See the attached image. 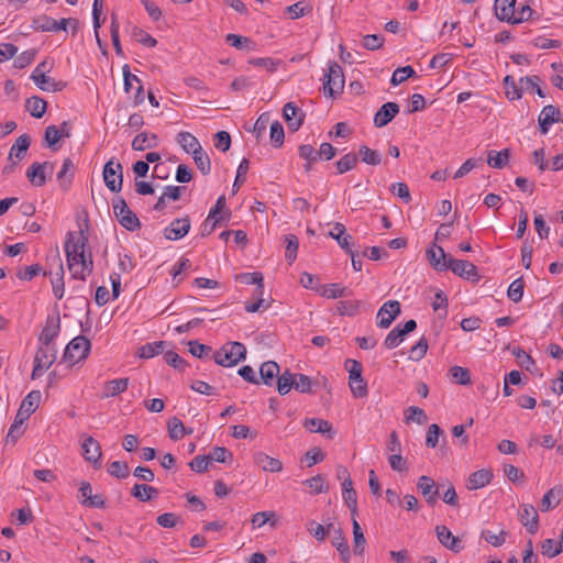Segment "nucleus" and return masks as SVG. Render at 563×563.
Returning <instances> with one entry per match:
<instances>
[{"label": "nucleus", "mask_w": 563, "mask_h": 563, "mask_svg": "<svg viewBox=\"0 0 563 563\" xmlns=\"http://www.w3.org/2000/svg\"><path fill=\"white\" fill-rule=\"evenodd\" d=\"M345 231L344 224L336 222L333 229L329 232V236L334 239L347 254H352V236L346 234Z\"/></svg>", "instance_id": "nucleus-28"}, {"label": "nucleus", "mask_w": 563, "mask_h": 563, "mask_svg": "<svg viewBox=\"0 0 563 563\" xmlns=\"http://www.w3.org/2000/svg\"><path fill=\"white\" fill-rule=\"evenodd\" d=\"M509 157V148H505L500 152L489 151L487 153V164L493 168L501 169L508 164Z\"/></svg>", "instance_id": "nucleus-41"}, {"label": "nucleus", "mask_w": 563, "mask_h": 563, "mask_svg": "<svg viewBox=\"0 0 563 563\" xmlns=\"http://www.w3.org/2000/svg\"><path fill=\"white\" fill-rule=\"evenodd\" d=\"M307 530L318 540L323 541L327 538L328 532L330 531L332 525H328L327 528H324L321 523H318L314 520H310L306 525Z\"/></svg>", "instance_id": "nucleus-60"}, {"label": "nucleus", "mask_w": 563, "mask_h": 563, "mask_svg": "<svg viewBox=\"0 0 563 563\" xmlns=\"http://www.w3.org/2000/svg\"><path fill=\"white\" fill-rule=\"evenodd\" d=\"M103 180L112 192H119L123 185V166L120 162L108 161L103 167Z\"/></svg>", "instance_id": "nucleus-9"}, {"label": "nucleus", "mask_w": 563, "mask_h": 563, "mask_svg": "<svg viewBox=\"0 0 563 563\" xmlns=\"http://www.w3.org/2000/svg\"><path fill=\"white\" fill-rule=\"evenodd\" d=\"M269 137L272 145L275 148H279L283 146L285 141V132L280 122L275 121L271 124Z\"/></svg>", "instance_id": "nucleus-53"}, {"label": "nucleus", "mask_w": 563, "mask_h": 563, "mask_svg": "<svg viewBox=\"0 0 563 563\" xmlns=\"http://www.w3.org/2000/svg\"><path fill=\"white\" fill-rule=\"evenodd\" d=\"M285 11L289 14L290 19L296 20L306 14H309L312 11V7L305 3L303 1H298L291 5H288Z\"/></svg>", "instance_id": "nucleus-52"}, {"label": "nucleus", "mask_w": 563, "mask_h": 563, "mask_svg": "<svg viewBox=\"0 0 563 563\" xmlns=\"http://www.w3.org/2000/svg\"><path fill=\"white\" fill-rule=\"evenodd\" d=\"M352 525H353V537H354V553L356 555L362 556L365 551L366 540H365L364 533H363L362 528H361L358 521L356 520V518L352 519Z\"/></svg>", "instance_id": "nucleus-47"}, {"label": "nucleus", "mask_w": 563, "mask_h": 563, "mask_svg": "<svg viewBox=\"0 0 563 563\" xmlns=\"http://www.w3.org/2000/svg\"><path fill=\"white\" fill-rule=\"evenodd\" d=\"M417 488L426 498L428 505L433 506L437 503L439 497V486L430 476H420L418 478Z\"/></svg>", "instance_id": "nucleus-18"}, {"label": "nucleus", "mask_w": 563, "mask_h": 563, "mask_svg": "<svg viewBox=\"0 0 563 563\" xmlns=\"http://www.w3.org/2000/svg\"><path fill=\"white\" fill-rule=\"evenodd\" d=\"M360 306H361V301H358V300L339 301L336 303V312L340 316L353 317L358 313Z\"/></svg>", "instance_id": "nucleus-51"}, {"label": "nucleus", "mask_w": 563, "mask_h": 563, "mask_svg": "<svg viewBox=\"0 0 563 563\" xmlns=\"http://www.w3.org/2000/svg\"><path fill=\"white\" fill-rule=\"evenodd\" d=\"M430 265L439 272L448 269L449 257L441 246L433 244L426 252Z\"/></svg>", "instance_id": "nucleus-22"}, {"label": "nucleus", "mask_w": 563, "mask_h": 563, "mask_svg": "<svg viewBox=\"0 0 563 563\" xmlns=\"http://www.w3.org/2000/svg\"><path fill=\"white\" fill-rule=\"evenodd\" d=\"M81 446L84 451V457L93 465L100 466V459L102 453L99 442L91 435H87L84 439Z\"/></svg>", "instance_id": "nucleus-23"}, {"label": "nucleus", "mask_w": 563, "mask_h": 563, "mask_svg": "<svg viewBox=\"0 0 563 563\" xmlns=\"http://www.w3.org/2000/svg\"><path fill=\"white\" fill-rule=\"evenodd\" d=\"M279 365L275 361H266L260 366V383L273 386L279 375Z\"/></svg>", "instance_id": "nucleus-27"}, {"label": "nucleus", "mask_w": 563, "mask_h": 563, "mask_svg": "<svg viewBox=\"0 0 563 563\" xmlns=\"http://www.w3.org/2000/svg\"><path fill=\"white\" fill-rule=\"evenodd\" d=\"M492 478V471L486 468L478 470L470 475L466 487L470 490L483 488L490 483Z\"/></svg>", "instance_id": "nucleus-29"}, {"label": "nucleus", "mask_w": 563, "mask_h": 563, "mask_svg": "<svg viewBox=\"0 0 563 563\" xmlns=\"http://www.w3.org/2000/svg\"><path fill=\"white\" fill-rule=\"evenodd\" d=\"M108 472L113 477L124 479L130 475V467L126 462L114 461L108 466Z\"/></svg>", "instance_id": "nucleus-59"}, {"label": "nucleus", "mask_w": 563, "mask_h": 563, "mask_svg": "<svg viewBox=\"0 0 563 563\" xmlns=\"http://www.w3.org/2000/svg\"><path fill=\"white\" fill-rule=\"evenodd\" d=\"M75 165L70 158L63 161L62 169L57 173V181L63 190H67L73 181Z\"/></svg>", "instance_id": "nucleus-31"}, {"label": "nucleus", "mask_w": 563, "mask_h": 563, "mask_svg": "<svg viewBox=\"0 0 563 563\" xmlns=\"http://www.w3.org/2000/svg\"><path fill=\"white\" fill-rule=\"evenodd\" d=\"M129 387V378H118L104 383L103 398L115 397L124 393Z\"/></svg>", "instance_id": "nucleus-33"}, {"label": "nucleus", "mask_w": 563, "mask_h": 563, "mask_svg": "<svg viewBox=\"0 0 563 563\" xmlns=\"http://www.w3.org/2000/svg\"><path fill=\"white\" fill-rule=\"evenodd\" d=\"M90 349V341L84 335H78L67 344L63 358L70 363L79 362L88 357Z\"/></svg>", "instance_id": "nucleus-8"}, {"label": "nucleus", "mask_w": 563, "mask_h": 563, "mask_svg": "<svg viewBox=\"0 0 563 563\" xmlns=\"http://www.w3.org/2000/svg\"><path fill=\"white\" fill-rule=\"evenodd\" d=\"M113 213L119 223L128 231H136L141 228V221L136 214L129 208L122 197H117L112 201Z\"/></svg>", "instance_id": "nucleus-4"}, {"label": "nucleus", "mask_w": 563, "mask_h": 563, "mask_svg": "<svg viewBox=\"0 0 563 563\" xmlns=\"http://www.w3.org/2000/svg\"><path fill=\"white\" fill-rule=\"evenodd\" d=\"M74 233L69 232L65 242L68 269L73 278L85 280L93 271L91 253H89L88 257L85 253L88 236L81 231L77 240L74 241Z\"/></svg>", "instance_id": "nucleus-1"}, {"label": "nucleus", "mask_w": 563, "mask_h": 563, "mask_svg": "<svg viewBox=\"0 0 563 563\" xmlns=\"http://www.w3.org/2000/svg\"><path fill=\"white\" fill-rule=\"evenodd\" d=\"M344 74L342 67L332 62L329 64L328 71L323 77V93L329 98H335L341 95L344 88Z\"/></svg>", "instance_id": "nucleus-3"}, {"label": "nucleus", "mask_w": 563, "mask_h": 563, "mask_svg": "<svg viewBox=\"0 0 563 563\" xmlns=\"http://www.w3.org/2000/svg\"><path fill=\"white\" fill-rule=\"evenodd\" d=\"M207 455L210 462L216 461L218 463H231L233 460L232 452L224 446H214Z\"/></svg>", "instance_id": "nucleus-55"}, {"label": "nucleus", "mask_w": 563, "mask_h": 563, "mask_svg": "<svg viewBox=\"0 0 563 563\" xmlns=\"http://www.w3.org/2000/svg\"><path fill=\"white\" fill-rule=\"evenodd\" d=\"M51 67H47V62L40 63L31 75V79L36 86L44 91H60L66 87L64 81H55L53 78L46 76V71H49Z\"/></svg>", "instance_id": "nucleus-7"}, {"label": "nucleus", "mask_w": 563, "mask_h": 563, "mask_svg": "<svg viewBox=\"0 0 563 563\" xmlns=\"http://www.w3.org/2000/svg\"><path fill=\"white\" fill-rule=\"evenodd\" d=\"M212 357L218 365L232 367L245 360L246 347L241 342H227L213 353Z\"/></svg>", "instance_id": "nucleus-2"}, {"label": "nucleus", "mask_w": 563, "mask_h": 563, "mask_svg": "<svg viewBox=\"0 0 563 563\" xmlns=\"http://www.w3.org/2000/svg\"><path fill=\"white\" fill-rule=\"evenodd\" d=\"M417 328V322L411 319L408 320L402 328L398 324L386 336L384 345L391 350L397 347L404 340L405 335L412 332Z\"/></svg>", "instance_id": "nucleus-14"}, {"label": "nucleus", "mask_w": 563, "mask_h": 563, "mask_svg": "<svg viewBox=\"0 0 563 563\" xmlns=\"http://www.w3.org/2000/svg\"><path fill=\"white\" fill-rule=\"evenodd\" d=\"M192 158L198 167V169L202 173V175H209L211 172V162L207 153L203 150L198 151L192 155Z\"/></svg>", "instance_id": "nucleus-62"}, {"label": "nucleus", "mask_w": 563, "mask_h": 563, "mask_svg": "<svg viewBox=\"0 0 563 563\" xmlns=\"http://www.w3.org/2000/svg\"><path fill=\"white\" fill-rule=\"evenodd\" d=\"M400 303L397 300L386 301L377 312V327L387 329L390 327L393 321L400 314Z\"/></svg>", "instance_id": "nucleus-11"}, {"label": "nucleus", "mask_w": 563, "mask_h": 563, "mask_svg": "<svg viewBox=\"0 0 563 563\" xmlns=\"http://www.w3.org/2000/svg\"><path fill=\"white\" fill-rule=\"evenodd\" d=\"M541 553L548 558H555L563 552V531L561 532L560 540L545 539L540 544Z\"/></svg>", "instance_id": "nucleus-36"}, {"label": "nucleus", "mask_w": 563, "mask_h": 563, "mask_svg": "<svg viewBox=\"0 0 563 563\" xmlns=\"http://www.w3.org/2000/svg\"><path fill=\"white\" fill-rule=\"evenodd\" d=\"M538 123L540 132L545 135L548 134L550 126L554 123H563V114L560 109L553 104L543 107L539 117Z\"/></svg>", "instance_id": "nucleus-12"}, {"label": "nucleus", "mask_w": 563, "mask_h": 563, "mask_svg": "<svg viewBox=\"0 0 563 563\" xmlns=\"http://www.w3.org/2000/svg\"><path fill=\"white\" fill-rule=\"evenodd\" d=\"M525 283L522 277L515 279L508 287L507 296L514 302H519L523 296Z\"/></svg>", "instance_id": "nucleus-57"}, {"label": "nucleus", "mask_w": 563, "mask_h": 563, "mask_svg": "<svg viewBox=\"0 0 563 563\" xmlns=\"http://www.w3.org/2000/svg\"><path fill=\"white\" fill-rule=\"evenodd\" d=\"M225 41H227V43H229L230 45H232L233 47H236L239 49H247V51L253 49V47H252L253 42L251 38H249L246 36L230 33L225 36Z\"/></svg>", "instance_id": "nucleus-58"}, {"label": "nucleus", "mask_w": 563, "mask_h": 563, "mask_svg": "<svg viewBox=\"0 0 563 563\" xmlns=\"http://www.w3.org/2000/svg\"><path fill=\"white\" fill-rule=\"evenodd\" d=\"M344 366H345V369L349 372V382L356 380L357 383H362L363 367H362V364L358 361L352 360V358H347L345 361Z\"/></svg>", "instance_id": "nucleus-56"}, {"label": "nucleus", "mask_w": 563, "mask_h": 563, "mask_svg": "<svg viewBox=\"0 0 563 563\" xmlns=\"http://www.w3.org/2000/svg\"><path fill=\"white\" fill-rule=\"evenodd\" d=\"M225 208V197L220 196L217 199L214 207L209 211L207 219L200 227L201 236L210 235L214 229L224 220H228L230 217V211H224Z\"/></svg>", "instance_id": "nucleus-5"}, {"label": "nucleus", "mask_w": 563, "mask_h": 563, "mask_svg": "<svg viewBox=\"0 0 563 563\" xmlns=\"http://www.w3.org/2000/svg\"><path fill=\"white\" fill-rule=\"evenodd\" d=\"M516 0H495V14L499 21L510 22Z\"/></svg>", "instance_id": "nucleus-32"}, {"label": "nucleus", "mask_w": 563, "mask_h": 563, "mask_svg": "<svg viewBox=\"0 0 563 563\" xmlns=\"http://www.w3.org/2000/svg\"><path fill=\"white\" fill-rule=\"evenodd\" d=\"M450 374L452 378L460 385L471 384V374L470 371L465 367L455 365L450 368Z\"/></svg>", "instance_id": "nucleus-64"}, {"label": "nucleus", "mask_w": 563, "mask_h": 563, "mask_svg": "<svg viewBox=\"0 0 563 563\" xmlns=\"http://www.w3.org/2000/svg\"><path fill=\"white\" fill-rule=\"evenodd\" d=\"M60 331V318L59 314L48 316L45 321V325L42 329L41 334L38 335V341L41 344L55 345L54 339L58 335Z\"/></svg>", "instance_id": "nucleus-16"}, {"label": "nucleus", "mask_w": 563, "mask_h": 563, "mask_svg": "<svg viewBox=\"0 0 563 563\" xmlns=\"http://www.w3.org/2000/svg\"><path fill=\"white\" fill-rule=\"evenodd\" d=\"M131 495L140 501L146 503L158 496V489L146 484H135L131 489Z\"/></svg>", "instance_id": "nucleus-37"}, {"label": "nucleus", "mask_w": 563, "mask_h": 563, "mask_svg": "<svg viewBox=\"0 0 563 563\" xmlns=\"http://www.w3.org/2000/svg\"><path fill=\"white\" fill-rule=\"evenodd\" d=\"M190 230V218L185 216L175 219L164 229V236L167 240L177 241L183 239Z\"/></svg>", "instance_id": "nucleus-15"}, {"label": "nucleus", "mask_w": 563, "mask_h": 563, "mask_svg": "<svg viewBox=\"0 0 563 563\" xmlns=\"http://www.w3.org/2000/svg\"><path fill=\"white\" fill-rule=\"evenodd\" d=\"M27 419L20 418V413L16 412L14 422L11 424L9 432L7 434V442L11 441L12 443H15L16 440L23 434L24 428L22 427L23 423Z\"/></svg>", "instance_id": "nucleus-54"}, {"label": "nucleus", "mask_w": 563, "mask_h": 563, "mask_svg": "<svg viewBox=\"0 0 563 563\" xmlns=\"http://www.w3.org/2000/svg\"><path fill=\"white\" fill-rule=\"evenodd\" d=\"M295 378H297L296 373H291L289 369L279 374L276 378L278 394L282 396L287 395L294 388Z\"/></svg>", "instance_id": "nucleus-42"}, {"label": "nucleus", "mask_w": 563, "mask_h": 563, "mask_svg": "<svg viewBox=\"0 0 563 563\" xmlns=\"http://www.w3.org/2000/svg\"><path fill=\"white\" fill-rule=\"evenodd\" d=\"M504 86L506 89V97L508 100L514 101L517 99H520L522 96V87H518L514 77L510 75H507L504 78Z\"/></svg>", "instance_id": "nucleus-50"}, {"label": "nucleus", "mask_w": 563, "mask_h": 563, "mask_svg": "<svg viewBox=\"0 0 563 563\" xmlns=\"http://www.w3.org/2000/svg\"><path fill=\"white\" fill-rule=\"evenodd\" d=\"M57 349L55 345L41 344L34 356V366L31 374L32 379H36L45 369H48L56 361Z\"/></svg>", "instance_id": "nucleus-6"}, {"label": "nucleus", "mask_w": 563, "mask_h": 563, "mask_svg": "<svg viewBox=\"0 0 563 563\" xmlns=\"http://www.w3.org/2000/svg\"><path fill=\"white\" fill-rule=\"evenodd\" d=\"M235 279L245 285H256L255 292H262L264 290V277L260 272L241 273L236 275Z\"/></svg>", "instance_id": "nucleus-44"}, {"label": "nucleus", "mask_w": 563, "mask_h": 563, "mask_svg": "<svg viewBox=\"0 0 563 563\" xmlns=\"http://www.w3.org/2000/svg\"><path fill=\"white\" fill-rule=\"evenodd\" d=\"M41 391L32 390L30 391L25 398L22 400L18 412L20 413V418L29 419L31 415L37 409L41 401Z\"/></svg>", "instance_id": "nucleus-24"}, {"label": "nucleus", "mask_w": 563, "mask_h": 563, "mask_svg": "<svg viewBox=\"0 0 563 563\" xmlns=\"http://www.w3.org/2000/svg\"><path fill=\"white\" fill-rule=\"evenodd\" d=\"M253 459L254 463L264 472L278 473L283 470L282 461L272 457L264 452L255 453Z\"/></svg>", "instance_id": "nucleus-25"}, {"label": "nucleus", "mask_w": 563, "mask_h": 563, "mask_svg": "<svg viewBox=\"0 0 563 563\" xmlns=\"http://www.w3.org/2000/svg\"><path fill=\"white\" fill-rule=\"evenodd\" d=\"M358 164V155L354 152L344 154L335 162L336 174L342 175L354 169Z\"/></svg>", "instance_id": "nucleus-39"}, {"label": "nucleus", "mask_w": 563, "mask_h": 563, "mask_svg": "<svg viewBox=\"0 0 563 563\" xmlns=\"http://www.w3.org/2000/svg\"><path fill=\"white\" fill-rule=\"evenodd\" d=\"M167 428L169 438L174 441L180 440L181 438L185 437L187 432V428L184 426L183 421L177 417H173L168 420Z\"/></svg>", "instance_id": "nucleus-48"}, {"label": "nucleus", "mask_w": 563, "mask_h": 563, "mask_svg": "<svg viewBox=\"0 0 563 563\" xmlns=\"http://www.w3.org/2000/svg\"><path fill=\"white\" fill-rule=\"evenodd\" d=\"M177 143L186 153H191L192 155L202 150L197 137L189 132H179L177 134Z\"/></svg>", "instance_id": "nucleus-38"}, {"label": "nucleus", "mask_w": 563, "mask_h": 563, "mask_svg": "<svg viewBox=\"0 0 563 563\" xmlns=\"http://www.w3.org/2000/svg\"><path fill=\"white\" fill-rule=\"evenodd\" d=\"M448 269L472 283H478L481 279L477 267L473 263L465 260L449 257Z\"/></svg>", "instance_id": "nucleus-10"}, {"label": "nucleus", "mask_w": 563, "mask_h": 563, "mask_svg": "<svg viewBox=\"0 0 563 563\" xmlns=\"http://www.w3.org/2000/svg\"><path fill=\"white\" fill-rule=\"evenodd\" d=\"M357 155L361 157L363 163L372 166H377L383 161L382 155L378 151L372 150L366 145H361L358 147Z\"/></svg>", "instance_id": "nucleus-46"}, {"label": "nucleus", "mask_w": 563, "mask_h": 563, "mask_svg": "<svg viewBox=\"0 0 563 563\" xmlns=\"http://www.w3.org/2000/svg\"><path fill=\"white\" fill-rule=\"evenodd\" d=\"M303 427L310 432L327 434L329 439H333L335 435V431L333 430L332 424L328 420L320 418H306L303 421Z\"/></svg>", "instance_id": "nucleus-26"}, {"label": "nucleus", "mask_w": 563, "mask_h": 563, "mask_svg": "<svg viewBox=\"0 0 563 563\" xmlns=\"http://www.w3.org/2000/svg\"><path fill=\"white\" fill-rule=\"evenodd\" d=\"M158 145V137L156 134H148L142 132L137 134L132 141V148L134 151H144L146 148H154Z\"/></svg>", "instance_id": "nucleus-34"}, {"label": "nucleus", "mask_w": 563, "mask_h": 563, "mask_svg": "<svg viewBox=\"0 0 563 563\" xmlns=\"http://www.w3.org/2000/svg\"><path fill=\"white\" fill-rule=\"evenodd\" d=\"M318 294L328 299H338L341 297L349 296L350 291L346 287H343L341 284H329L319 286Z\"/></svg>", "instance_id": "nucleus-35"}, {"label": "nucleus", "mask_w": 563, "mask_h": 563, "mask_svg": "<svg viewBox=\"0 0 563 563\" xmlns=\"http://www.w3.org/2000/svg\"><path fill=\"white\" fill-rule=\"evenodd\" d=\"M399 113V106L396 102H386L374 115V125L383 128L387 125Z\"/></svg>", "instance_id": "nucleus-20"}, {"label": "nucleus", "mask_w": 563, "mask_h": 563, "mask_svg": "<svg viewBox=\"0 0 563 563\" xmlns=\"http://www.w3.org/2000/svg\"><path fill=\"white\" fill-rule=\"evenodd\" d=\"M165 346H166L165 341L150 342V343L142 345L139 349L137 355L141 358H151V357H154V356L163 353L165 350Z\"/></svg>", "instance_id": "nucleus-43"}, {"label": "nucleus", "mask_w": 563, "mask_h": 563, "mask_svg": "<svg viewBox=\"0 0 563 563\" xmlns=\"http://www.w3.org/2000/svg\"><path fill=\"white\" fill-rule=\"evenodd\" d=\"M435 533L439 542L446 549L454 553H459L463 550L462 541L459 537L453 536L446 526L439 525L435 527Z\"/></svg>", "instance_id": "nucleus-17"}, {"label": "nucleus", "mask_w": 563, "mask_h": 563, "mask_svg": "<svg viewBox=\"0 0 563 563\" xmlns=\"http://www.w3.org/2000/svg\"><path fill=\"white\" fill-rule=\"evenodd\" d=\"M283 117L288 128L297 131L303 123L305 113L294 102H287L283 108Z\"/></svg>", "instance_id": "nucleus-19"}, {"label": "nucleus", "mask_w": 563, "mask_h": 563, "mask_svg": "<svg viewBox=\"0 0 563 563\" xmlns=\"http://www.w3.org/2000/svg\"><path fill=\"white\" fill-rule=\"evenodd\" d=\"M251 522L254 528H261L265 523H269L272 527H275L277 523L276 515L274 511H258L253 515Z\"/></svg>", "instance_id": "nucleus-49"}, {"label": "nucleus", "mask_w": 563, "mask_h": 563, "mask_svg": "<svg viewBox=\"0 0 563 563\" xmlns=\"http://www.w3.org/2000/svg\"><path fill=\"white\" fill-rule=\"evenodd\" d=\"M415 74L416 73L411 66L398 67L391 75L390 84L393 86H398Z\"/></svg>", "instance_id": "nucleus-61"}, {"label": "nucleus", "mask_w": 563, "mask_h": 563, "mask_svg": "<svg viewBox=\"0 0 563 563\" xmlns=\"http://www.w3.org/2000/svg\"><path fill=\"white\" fill-rule=\"evenodd\" d=\"M30 144L31 137L27 134L20 135L15 143L12 145L9 157H15L19 161L23 159L30 147Z\"/></svg>", "instance_id": "nucleus-40"}, {"label": "nucleus", "mask_w": 563, "mask_h": 563, "mask_svg": "<svg viewBox=\"0 0 563 563\" xmlns=\"http://www.w3.org/2000/svg\"><path fill=\"white\" fill-rule=\"evenodd\" d=\"M428 351V340L422 336L419 339V341L410 349L409 351V358L411 361H420L424 357L426 353Z\"/></svg>", "instance_id": "nucleus-63"}, {"label": "nucleus", "mask_w": 563, "mask_h": 563, "mask_svg": "<svg viewBox=\"0 0 563 563\" xmlns=\"http://www.w3.org/2000/svg\"><path fill=\"white\" fill-rule=\"evenodd\" d=\"M522 510L519 512V520L526 527L527 531L534 534L539 528V515L532 505L525 504L521 506Z\"/></svg>", "instance_id": "nucleus-21"}, {"label": "nucleus", "mask_w": 563, "mask_h": 563, "mask_svg": "<svg viewBox=\"0 0 563 563\" xmlns=\"http://www.w3.org/2000/svg\"><path fill=\"white\" fill-rule=\"evenodd\" d=\"M47 103L40 97H31L26 100L25 108L32 117L40 119L46 111Z\"/></svg>", "instance_id": "nucleus-45"}, {"label": "nucleus", "mask_w": 563, "mask_h": 563, "mask_svg": "<svg viewBox=\"0 0 563 563\" xmlns=\"http://www.w3.org/2000/svg\"><path fill=\"white\" fill-rule=\"evenodd\" d=\"M46 169L52 174L54 164L51 162H35L27 168L26 177L33 186L42 187L46 184Z\"/></svg>", "instance_id": "nucleus-13"}, {"label": "nucleus", "mask_w": 563, "mask_h": 563, "mask_svg": "<svg viewBox=\"0 0 563 563\" xmlns=\"http://www.w3.org/2000/svg\"><path fill=\"white\" fill-rule=\"evenodd\" d=\"M562 495L563 489L559 486L549 489L541 499L540 510L542 512H548L555 508L560 504Z\"/></svg>", "instance_id": "nucleus-30"}]
</instances>
